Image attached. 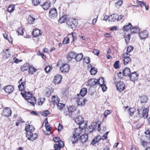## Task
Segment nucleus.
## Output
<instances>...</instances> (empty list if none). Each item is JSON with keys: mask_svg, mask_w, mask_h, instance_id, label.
<instances>
[{"mask_svg": "<svg viewBox=\"0 0 150 150\" xmlns=\"http://www.w3.org/2000/svg\"><path fill=\"white\" fill-rule=\"evenodd\" d=\"M25 129L27 132L26 134V137L28 138V140L33 141L37 138V135L36 134H33L32 133V132L35 129V128L33 126L26 125Z\"/></svg>", "mask_w": 150, "mask_h": 150, "instance_id": "nucleus-1", "label": "nucleus"}, {"mask_svg": "<svg viewBox=\"0 0 150 150\" xmlns=\"http://www.w3.org/2000/svg\"><path fill=\"white\" fill-rule=\"evenodd\" d=\"M22 96L27 100L28 103H30L31 105L34 106L36 103V99L34 96H33L32 93L29 92H25L24 94L22 93Z\"/></svg>", "mask_w": 150, "mask_h": 150, "instance_id": "nucleus-2", "label": "nucleus"}, {"mask_svg": "<svg viewBox=\"0 0 150 150\" xmlns=\"http://www.w3.org/2000/svg\"><path fill=\"white\" fill-rule=\"evenodd\" d=\"M83 129V128H81L79 126V128H76L73 131V135L71 140L73 144L76 143L78 141L79 137Z\"/></svg>", "mask_w": 150, "mask_h": 150, "instance_id": "nucleus-3", "label": "nucleus"}, {"mask_svg": "<svg viewBox=\"0 0 150 150\" xmlns=\"http://www.w3.org/2000/svg\"><path fill=\"white\" fill-rule=\"evenodd\" d=\"M53 140L55 142H59L58 144L54 145V148L55 149V150H59L61 148L64 146V142L60 140L59 137H54L53 139Z\"/></svg>", "mask_w": 150, "mask_h": 150, "instance_id": "nucleus-4", "label": "nucleus"}, {"mask_svg": "<svg viewBox=\"0 0 150 150\" xmlns=\"http://www.w3.org/2000/svg\"><path fill=\"white\" fill-rule=\"evenodd\" d=\"M103 77H102L97 80L96 79H90L87 82L88 85L90 86H92L96 84H100V81H101L103 83H104V81Z\"/></svg>", "mask_w": 150, "mask_h": 150, "instance_id": "nucleus-5", "label": "nucleus"}, {"mask_svg": "<svg viewBox=\"0 0 150 150\" xmlns=\"http://www.w3.org/2000/svg\"><path fill=\"white\" fill-rule=\"evenodd\" d=\"M67 23L69 27H70L74 30L77 25L78 22L77 20L76 19L70 18L68 19Z\"/></svg>", "mask_w": 150, "mask_h": 150, "instance_id": "nucleus-6", "label": "nucleus"}, {"mask_svg": "<svg viewBox=\"0 0 150 150\" xmlns=\"http://www.w3.org/2000/svg\"><path fill=\"white\" fill-rule=\"evenodd\" d=\"M68 110H69L71 113V117H74L77 115H79V110H76V108L73 106H71L67 108Z\"/></svg>", "mask_w": 150, "mask_h": 150, "instance_id": "nucleus-7", "label": "nucleus"}, {"mask_svg": "<svg viewBox=\"0 0 150 150\" xmlns=\"http://www.w3.org/2000/svg\"><path fill=\"white\" fill-rule=\"evenodd\" d=\"M75 99L78 105L81 106H83L85 105V102L87 101L86 99H83V97L80 96L79 94H77L75 96Z\"/></svg>", "mask_w": 150, "mask_h": 150, "instance_id": "nucleus-8", "label": "nucleus"}, {"mask_svg": "<svg viewBox=\"0 0 150 150\" xmlns=\"http://www.w3.org/2000/svg\"><path fill=\"white\" fill-rule=\"evenodd\" d=\"M130 56V54H127V53H125L122 54V57L123 58V60L125 65L131 63V60L129 57Z\"/></svg>", "mask_w": 150, "mask_h": 150, "instance_id": "nucleus-9", "label": "nucleus"}, {"mask_svg": "<svg viewBox=\"0 0 150 150\" xmlns=\"http://www.w3.org/2000/svg\"><path fill=\"white\" fill-rule=\"evenodd\" d=\"M57 15V10L55 8H51L49 12V16L51 18H54Z\"/></svg>", "mask_w": 150, "mask_h": 150, "instance_id": "nucleus-10", "label": "nucleus"}, {"mask_svg": "<svg viewBox=\"0 0 150 150\" xmlns=\"http://www.w3.org/2000/svg\"><path fill=\"white\" fill-rule=\"evenodd\" d=\"M117 89L120 91H123L125 89V84L122 81H119L116 85Z\"/></svg>", "mask_w": 150, "mask_h": 150, "instance_id": "nucleus-11", "label": "nucleus"}, {"mask_svg": "<svg viewBox=\"0 0 150 150\" xmlns=\"http://www.w3.org/2000/svg\"><path fill=\"white\" fill-rule=\"evenodd\" d=\"M70 68V66L67 64H63L60 67V69L62 72H66L69 71Z\"/></svg>", "mask_w": 150, "mask_h": 150, "instance_id": "nucleus-12", "label": "nucleus"}, {"mask_svg": "<svg viewBox=\"0 0 150 150\" xmlns=\"http://www.w3.org/2000/svg\"><path fill=\"white\" fill-rule=\"evenodd\" d=\"M3 114L5 117H8L11 115V111L10 108L8 107H6L4 108L3 110Z\"/></svg>", "mask_w": 150, "mask_h": 150, "instance_id": "nucleus-13", "label": "nucleus"}, {"mask_svg": "<svg viewBox=\"0 0 150 150\" xmlns=\"http://www.w3.org/2000/svg\"><path fill=\"white\" fill-rule=\"evenodd\" d=\"M138 75L137 74L136 72L131 73L129 76V77L130 80L132 81H134L137 80L138 78Z\"/></svg>", "mask_w": 150, "mask_h": 150, "instance_id": "nucleus-14", "label": "nucleus"}, {"mask_svg": "<svg viewBox=\"0 0 150 150\" xmlns=\"http://www.w3.org/2000/svg\"><path fill=\"white\" fill-rule=\"evenodd\" d=\"M75 121L77 124L79 125V126L84 123L83 118L81 116H78L76 117Z\"/></svg>", "mask_w": 150, "mask_h": 150, "instance_id": "nucleus-15", "label": "nucleus"}, {"mask_svg": "<svg viewBox=\"0 0 150 150\" xmlns=\"http://www.w3.org/2000/svg\"><path fill=\"white\" fill-rule=\"evenodd\" d=\"M140 38L141 39H143L146 38L148 35V32L147 31L145 30L139 33Z\"/></svg>", "mask_w": 150, "mask_h": 150, "instance_id": "nucleus-16", "label": "nucleus"}, {"mask_svg": "<svg viewBox=\"0 0 150 150\" xmlns=\"http://www.w3.org/2000/svg\"><path fill=\"white\" fill-rule=\"evenodd\" d=\"M4 89L6 93L10 94L14 90V88L13 85H9L6 86Z\"/></svg>", "mask_w": 150, "mask_h": 150, "instance_id": "nucleus-17", "label": "nucleus"}, {"mask_svg": "<svg viewBox=\"0 0 150 150\" xmlns=\"http://www.w3.org/2000/svg\"><path fill=\"white\" fill-rule=\"evenodd\" d=\"M88 69H91L90 72L91 75H95L97 72V69L95 67H93L91 64H90L88 66Z\"/></svg>", "mask_w": 150, "mask_h": 150, "instance_id": "nucleus-18", "label": "nucleus"}, {"mask_svg": "<svg viewBox=\"0 0 150 150\" xmlns=\"http://www.w3.org/2000/svg\"><path fill=\"white\" fill-rule=\"evenodd\" d=\"M103 140V139L101 138V136L98 135L97 136L95 137L93 140L91 141V144L92 145H94V144L98 143L99 141L101 140Z\"/></svg>", "mask_w": 150, "mask_h": 150, "instance_id": "nucleus-19", "label": "nucleus"}, {"mask_svg": "<svg viewBox=\"0 0 150 150\" xmlns=\"http://www.w3.org/2000/svg\"><path fill=\"white\" fill-rule=\"evenodd\" d=\"M76 55V53L73 51L70 52L67 55V59L68 61H71L74 58Z\"/></svg>", "mask_w": 150, "mask_h": 150, "instance_id": "nucleus-20", "label": "nucleus"}, {"mask_svg": "<svg viewBox=\"0 0 150 150\" xmlns=\"http://www.w3.org/2000/svg\"><path fill=\"white\" fill-rule=\"evenodd\" d=\"M62 79V76L60 75L55 76L53 80L54 83L55 84L59 83L60 82Z\"/></svg>", "mask_w": 150, "mask_h": 150, "instance_id": "nucleus-21", "label": "nucleus"}, {"mask_svg": "<svg viewBox=\"0 0 150 150\" xmlns=\"http://www.w3.org/2000/svg\"><path fill=\"white\" fill-rule=\"evenodd\" d=\"M51 99V103L54 105L58 103L59 101V99L57 96H53Z\"/></svg>", "mask_w": 150, "mask_h": 150, "instance_id": "nucleus-22", "label": "nucleus"}, {"mask_svg": "<svg viewBox=\"0 0 150 150\" xmlns=\"http://www.w3.org/2000/svg\"><path fill=\"white\" fill-rule=\"evenodd\" d=\"M82 143H84L86 142L88 140V134H83L80 137V140Z\"/></svg>", "mask_w": 150, "mask_h": 150, "instance_id": "nucleus-23", "label": "nucleus"}, {"mask_svg": "<svg viewBox=\"0 0 150 150\" xmlns=\"http://www.w3.org/2000/svg\"><path fill=\"white\" fill-rule=\"evenodd\" d=\"M51 3L50 2L46 1L41 6L45 10H47L50 6Z\"/></svg>", "mask_w": 150, "mask_h": 150, "instance_id": "nucleus-24", "label": "nucleus"}, {"mask_svg": "<svg viewBox=\"0 0 150 150\" xmlns=\"http://www.w3.org/2000/svg\"><path fill=\"white\" fill-rule=\"evenodd\" d=\"M94 129V126L93 125H90L85 129V132L87 134H88L92 132Z\"/></svg>", "mask_w": 150, "mask_h": 150, "instance_id": "nucleus-25", "label": "nucleus"}, {"mask_svg": "<svg viewBox=\"0 0 150 150\" xmlns=\"http://www.w3.org/2000/svg\"><path fill=\"white\" fill-rule=\"evenodd\" d=\"M32 34L34 37H37L40 35L41 34V33L40 30L36 29L33 30L32 32Z\"/></svg>", "mask_w": 150, "mask_h": 150, "instance_id": "nucleus-26", "label": "nucleus"}, {"mask_svg": "<svg viewBox=\"0 0 150 150\" xmlns=\"http://www.w3.org/2000/svg\"><path fill=\"white\" fill-rule=\"evenodd\" d=\"M87 92V89L86 88H83L81 90L80 92L79 96H84Z\"/></svg>", "mask_w": 150, "mask_h": 150, "instance_id": "nucleus-27", "label": "nucleus"}, {"mask_svg": "<svg viewBox=\"0 0 150 150\" xmlns=\"http://www.w3.org/2000/svg\"><path fill=\"white\" fill-rule=\"evenodd\" d=\"M131 73L130 68H126L123 71V74L125 76H129Z\"/></svg>", "mask_w": 150, "mask_h": 150, "instance_id": "nucleus-28", "label": "nucleus"}, {"mask_svg": "<svg viewBox=\"0 0 150 150\" xmlns=\"http://www.w3.org/2000/svg\"><path fill=\"white\" fill-rule=\"evenodd\" d=\"M131 29V32L132 33H135L139 32L140 31V29L139 27L134 26L132 27Z\"/></svg>", "mask_w": 150, "mask_h": 150, "instance_id": "nucleus-29", "label": "nucleus"}, {"mask_svg": "<svg viewBox=\"0 0 150 150\" xmlns=\"http://www.w3.org/2000/svg\"><path fill=\"white\" fill-rule=\"evenodd\" d=\"M8 49L4 50L3 52V55L4 57L7 58L11 57V55L9 53Z\"/></svg>", "mask_w": 150, "mask_h": 150, "instance_id": "nucleus-30", "label": "nucleus"}, {"mask_svg": "<svg viewBox=\"0 0 150 150\" xmlns=\"http://www.w3.org/2000/svg\"><path fill=\"white\" fill-rule=\"evenodd\" d=\"M132 27L131 24L130 23H129L128 25H125L123 28V29L124 31H127L129 29H130Z\"/></svg>", "mask_w": 150, "mask_h": 150, "instance_id": "nucleus-31", "label": "nucleus"}, {"mask_svg": "<svg viewBox=\"0 0 150 150\" xmlns=\"http://www.w3.org/2000/svg\"><path fill=\"white\" fill-rule=\"evenodd\" d=\"M117 14H113L110 16L109 21L114 22L117 20Z\"/></svg>", "mask_w": 150, "mask_h": 150, "instance_id": "nucleus-32", "label": "nucleus"}, {"mask_svg": "<svg viewBox=\"0 0 150 150\" xmlns=\"http://www.w3.org/2000/svg\"><path fill=\"white\" fill-rule=\"evenodd\" d=\"M29 67V64L28 63H26L22 66L21 67V70L24 71L28 70Z\"/></svg>", "mask_w": 150, "mask_h": 150, "instance_id": "nucleus-33", "label": "nucleus"}, {"mask_svg": "<svg viewBox=\"0 0 150 150\" xmlns=\"http://www.w3.org/2000/svg\"><path fill=\"white\" fill-rule=\"evenodd\" d=\"M76 55H75V59L76 61H80L82 59L83 57V55L82 53L79 54H77L76 53Z\"/></svg>", "mask_w": 150, "mask_h": 150, "instance_id": "nucleus-34", "label": "nucleus"}, {"mask_svg": "<svg viewBox=\"0 0 150 150\" xmlns=\"http://www.w3.org/2000/svg\"><path fill=\"white\" fill-rule=\"evenodd\" d=\"M67 16H63L59 19V22L60 23H64L67 21Z\"/></svg>", "mask_w": 150, "mask_h": 150, "instance_id": "nucleus-35", "label": "nucleus"}, {"mask_svg": "<svg viewBox=\"0 0 150 150\" xmlns=\"http://www.w3.org/2000/svg\"><path fill=\"white\" fill-rule=\"evenodd\" d=\"M35 20V18L33 17V15H31L29 16L28 18V21L30 23H32Z\"/></svg>", "mask_w": 150, "mask_h": 150, "instance_id": "nucleus-36", "label": "nucleus"}, {"mask_svg": "<svg viewBox=\"0 0 150 150\" xmlns=\"http://www.w3.org/2000/svg\"><path fill=\"white\" fill-rule=\"evenodd\" d=\"M25 84V82H21V84L18 86V88L20 91H22L24 89V86Z\"/></svg>", "mask_w": 150, "mask_h": 150, "instance_id": "nucleus-37", "label": "nucleus"}, {"mask_svg": "<svg viewBox=\"0 0 150 150\" xmlns=\"http://www.w3.org/2000/svg\"><path fill=\"white\" fill-rule=\"evenodd\" d=\"M40 113L43 116L46 117L50 114V112L49 110H46L40 112Z\"/></svg>", "mask_w": 150, "mask_h": 150, "instance_id": "nucleus-38", "label": "nucleus"}, {"mask_svg": "<svg viewBox=\"0 0 150 150\" xmlns=\"http://www.w3.org/2000/svg\"><path fill=\"white\" fill-rule=\"evenodd\" d=\"M15 9V6L13 5H10L8 7V12L11 13Z\"/></svg>", "mask_w": 150, "mask_h": 150, "instance_id": "nucleus-39", "label": "nucleus"}, {"mask_svg": "<svg viewBox=\"0 0 150 150\" xmlns=\"http://www.w3.org/2000/svg\"><path fill=\"white\" fill-rule=\"evenodd\" d=\"M29 73L30 74H33L34 72H35L36 71V69L32 66H29Z\"/></svg>", "mask_w": 150, "mask_h": 150, "instance_id": "nucleus-40", "label": "nucleus"}, {"mask_svg": "<svg viewBox=\"0 0 150 150\" xmlns=\"http://www.w3.org/2000/svg\"><path fill=\"white\" fill-rule=\"evenodd\" d=\"M148 112L146 109L143 110L142 112V115L143 117L144 118H146L148 116Z\"/></svg>", "mask_w": 150, "mask_h": 150, "instance_id": "nucleus-41", "label": "nucleus"}, {"mask_svg": "<svg viewBox=\"0 0 150 150\" xmlns=\"http://www.w3.org/2000/svg\"><path fill=\"white\" fill-rule=\"evenodd\" d=\"M23 30L21 27H20L18 28L17 30V32L18 33L19 35H23Z\"/></svg>", "mask_w": 150, "mask_h": 150, "instance_id": "nucleus-42", "label": "nucleus"}, {"mask_svg": "<svg viewBox=\"0 0 150 150\" xmlns=\"http://www.w3.org/2000/svg\"><path fill=\"white\" fill-rule=\"evenodd\" d=\"M34 6L38 5L40 3L41 0H31Z\"/></svg>", "mask_w": 150, "mask_h": 150, "instance_id": "nucleus-43", "label": "nucleus"}, {"mask_svg": "<svg viewBox=\"0 0 150 150\" xmlns=\"http://www.w3.org/2000/svg\"><path fill=\"white\" fill-rule=\"evenodd\" d=\"M147 98L144 96H143L141 97L140 101L141 103H145L147 101Z\"/></svg>", "mask_w": 150, "mask_h": 150, "instance_id": "nucleus-44", "label": "nucleus"}, {"mask_svg": "<svg viewBox=\"0 0 150 150\" xmlns=\"http://www.w3.org/2000/svg\"><path fill=\"white\" fill-rule=\"evenodd\" d=\"M135 110V109L134 108H131L129 109V113L130 116L134 114V112Z\"/></svg>", "mask_w": 150, "mask_h": 150, "instance_id": "nucleus-45", "label": "nucleus"}, {"mask_svg": "<svg viewBox=\"0 0 150 150\" xmlns=\"http://www.w3.org/2000/svg\"><path fill=\"white\" fill-rule=\"evenodd\" d=\"M58 109L59 110H62L64 107L65 105L61 103H58L57 105Z\"/></svg>", "mask_w": 150, "mask_h": 150, "instance_id": "nucleus-46", "label": "nucleus"}, {"mask_svg": "<svg viewBox=\"0 0 150 150\" xmlns=\"http://www.w3.org/2000/svg\"><path fill=\"white\" fill-rule=\"evenodd\" d=\"M52 69V66H49L45 68V70L46 73H48Z\"/></svg>", "mask_w": 150, "mask_h": 150, "instance_id": "nucleus-47", "label": "nucleus"}, {"mask_svg": "<svg viewBox=\"0 0 150 150\" xmlns=\"http://www.w3.org/2000/svg\"><path fill=\"white\" fill-rule=\"evenodd\" d=\"M69 41V37H67L65 38L63 40V43L64 44H68Z\"/></svg>", "mask_w": 150, "mask_h": 150, "instance_id": "nucleus-48", "label": "nucleus"}, {"mask_svg": "<svg viewBox=\"0 0 150 150\" xmlns=\"http://www.w3.org/2000/svg\"><path fill=\"white\" fill-rule=\"evenodd\" d=\"M119 61H115L114 64V67L115 69H117L119 66Z\"/></svg>", "mask_w": 150, "mask_h": 150, "instance_id": "nucleus-49", "label": "nucleus"}, {"mask_svg": "<svg viewBox=\"0 0 150 150\" xmlns=\"http://www.w3.org/2000/svg\"><path fill=\"white\" fill-rule=\"evenodd\" d=\"M133 50V47L132 46H130L128 47H127V52L126 53H127V54H129V53L131 51H132Z\"/></svg>", "mask_w": 150, "mask_h": 150, "instance_id": "nucleus-50", "label": "nucleus"}, {"mask_svg": "<svg viewBox=\"0 0 150 150\" xmlns=\"http://www.w3.org/2000/svg\"><path fill=\"white\" fill-rule=\"evenodd\" d=\"M64 114L65 115H69L71 117V113L69 110H68L67 108V110L65 109L64 112Z\"/></svg>", "mask_w": 150, "mask_h": 150, "instance_id": "nucleus-51", "label": "nucleus"}, {"mask_svg": "<svg viewBox=\"0 0 150 150\" xmlns=\"http://www.w3.org/2000/svg\"><path fill=\"white\" fill-rule=\"evenodd\" d=\"M145 133L146 135V137L149 138L150 139V128H149L145 132Z\"/></svg>", "mask_w": 150, "mask_h": 150, "instance_id": "nucleus-52", "label": "nucleus"}, {"mask_svg": "<svg viewBox=\"0 0 150 150\" xmlns=\"http://www.w3.org/2000/svg\"><path fill=\"white\" fill-rule=\"evenodd\" d=\"M136 3L139 5L142 6L145 5V3H144L143 1H139L138 0H136Z\"/></svg>", "mask_w": 150, "mask_h": 150, "instance_id": "nucleus-53", "label": "nucleus"}, {"mask_svg": "<svg viewBox=\"0 0 150 150\" xmlns=\"http://www.w3.org/2000/svg\"><path fill=\"white\" fill-rule=\"evenodd\" d=\"M111 112L110 110H105L104 113V115L105 117H107L109 114H110Z\"/></svg>", "mask_w": 150, "mask_h": 150, "instance_id": "nucleus-54", "label": "nucleus"}, {"mask_svg": "<svg viewBox=\"0 0 150 150\" xmlns=\"http://www.w3.org/2000/svg\"><path fill=\"white\" fill-rule=\"evenodd\" d=\"M125 42L126 43V44H127L128 42L129 41L130 38V36L128 34V35H127L125 37Z\"/></svg>", "mask_w": 150, "mask_h": 150, "instance_id": "nucleus-55", "label": "nucleus"}, {"mask_svg": "<svg viewBox=\"0 0 150 150\" xmlns=\"http://www.w3.org/2000/svg\"><path fill=\"white\" fill-rule=\"evenodd\" d=\"M90 59L89 57L85 58L83 59V61L87 64L90 62Z\"/></svg>", "mask_w": 150, "mask_h": 150, "instance_id": "nucleus-56", "label": "nucleus"}, {"mask_svg": "<svg viewBox=\"0 0 150 150\" xmlns=\"http://www.w3.org/2000/svg\"><path fill=\"white\" fill-rule=\"evenodd\" d=\"M141 140L140 142L144 147H145L147 146L148 143L147 142L144 141L142 139H141Z\"/></svg>", "mask_w": 150, "mask_h": 150, "instance_id": "nucleus-57", "label": "nucleus"}, {"mask_svg": "<svg viewBox=\"0 0 150 150\" xmlns=\"http://www.w3.org/2000/svg\"><path fill=\"white\" fill-rule=\"evenodd\" d=\"M71 34H72V36L73 38L72 41L74 42L75 40H76V34L75 33L73 32L71 33Z\"/></svg>", "mask_w": 150, "mask_h": 150, "instance_id": "nucleus-58", "label": "nucleus"}, {"mask_svg": "<svg viewBox=\"0 0 150 150\" xmlns=\"http://www.w3.org/2000/svg\"><path fill=\"white\" fill-rule=\"evenodd\" d=\"M100 86L102 88V90L103 92L105 91L107 89V87L105 85H103L102 84H100Z\"/></svg>", "mask_w": 150, "mask_h": 150, "instance_id": "nucleus-59", "label": "nucleus"}, {"mask_svg": "<svg viewBox=\"0 0 150 150\" xmlns=\"http://www.w3.org/2000/svg\"><path fill=\"white\" fill-rule=\"evenodd\" d=\"M93 53L97 55H98L99 53V51L98 49H94L93 51Z\"/></svg>", "mask_w": 150, "mask_h": 150, "instance_id": "nucleus-60", "label": "nucleus"}, {"mask_svg": "<svg viewBox=\"0 0 150 150\" xmlns=\"http://www.w3.org/2000/svg\"><path fill=\"white\" fill-rule=\"evenodd\" d=\"M63 127L62 125H61L60 124H59L58 127V131L59 132H60L62 131L63 129Z\"/></svg>", "mask_w": 150, "mask_h": 150, "instance_id": "nucleus-61", "label": "nucleus"}, {"mask_svg": "<svg viewBox=\"0 0 150 150\" xmlns=\"http://www.w3.org/2000/svg\"><path fill=\"white\" fill-rule=\"evenodd\" d=\"M122 3L123 2L122 1H119L116 2V5H117L119 6H120L122 4Z\"/></svg>", "mask_w": 150, "mask_h": 150, "instance_id": "nucleus-62", "label": "nucleus"}, {"mask_svg": "<svg viewBox=\"0 0 150 150\" xmlns=\"http://www.w3.org/2000/svg\"><path fill=\"white\" fill-rule=\"evenodd\" d=\"M38 55H40V56H42V57L44 59V57H45V55L43 53L41 52L40 51L38 52Z\"/></svg>", "mask_w": 150, "mask_h": 150, "instance_id": "nucleus-63", "label": "nucleus"}, {"mask_svg": "<svg viewBox=\"0 0 150 150\" xmlns=\"http://www.w3.org/2000/svg\"><path fill=\"white\" fill-rule=\"evenodd\" d=\"M46 129L47 131H50L51 130L52 128L50 126L48 125L46 127Z\"/></svg>", "mask_w": 150, "mask_h": 150, "instance_id": "nucleus-64", "label": "nucleus"}]
</instances>
